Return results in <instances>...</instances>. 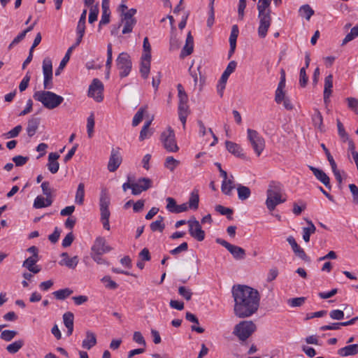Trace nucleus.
Instances as JSON below:
<instances>
[{
    "label": "nucleus",
    "mask_w": 358,
    "mask_h": 358,
    "mask_svg": "<svg viewBox=\"0 0 358 358\" xmlns=\"http://www.w3.org/2000/svg\"><path fill=\"white\" fill-rule=\"evenodd\" d=\"M215 210L220 214H221L222 215H226L228 220H233L232 215L234 213V210L232 208H227V207H224V206L219 204V205L215 206Z\"/></svg>",
    "instance_id": "nucleus-35"
},
{
    "label": "nucleus",
    "mask_w": 358,
    "mask_h": 358,
    "mask_svg": "<svg viewBox=\"0 0 358 358\" xmlns=\"http://www.w3.org/2000/svg\"><path fill=\"white\" fill-rule=\"evenodd\" d=\"M337 127L339 136L343 142H345L346 140H348L349 135L345 131L343 124L339 120H337Z\"/></svg>",
    "instance_id": "nucleus-50"
},
{
    "label": "nucleus",
    "mask_w": 358,
    "mask_h": 358,
    "mask_svg": "<svg viewBox=\"0 0 358 358\" xmlns=\"http://www.w3.org/2000/svg\"><path fill=\"white\" fill-rule=\"evenodd\" d=\"M238 27L237 24H234L231 27V34L229 36V45H236V40L238 36Z\"/></svg>",
    "instance_id": "nucleus-46"
},
{
    "label": "nucleus",
    "mask_w": 358,
    "mask_h": 358,
    "mask_svg": "<svg viewBox=\"0 0 358 358\" xmlns=\"http://www.w3.org/2000/svg\"><path fill=\"white\" fill-rule=\"evenodd\" d=\"M178 294L187 301L191 300L193 295L192 290L185 286L179 287Z\"/></svg>",
    "instance_id": "nucleus-44"
},
{
    "label": "nucleus",
    "mask_w": 358,
    "mask_h": 358,
    "mask_svg": "<svg viewBox=\"0 0 358 358\" xmlns=\"http://www.w3.org/2000/svg\"><path fill=\"white\" fill-rule=\"evenodd\" d=\"M229 77L222 74L221 78L219 80V83L217 86V93L220 94V96L222 97L223 96V92L226 87V83L228 80Z\"/></svg>",
    "instance_id": "nucleus-48"
},
{
    "label": "nucleus",
    "mask_w": 358,
    "mask_h": 358,
    "mask_svg": "<svg viewBox=\"0 0 358 358\" xmlns=\"http://www.w3.org/2000/svg\"><path fill=\"white\" fill-rule=\"evenodd\" d=\"M188 250V244L186 242L182 243L179 246L176 248L171 250L170 253L172 255H177L182 252H185Z\"/></svg>",
    "instance_id": "nucleus-61"
},
{
    "label": "nucleus",
    "mask_w": 358,
    "mask_h": 358,
    "mask_svg": "<svg viewBox=\"0 0 358 358\" xmlns=\"http://www.w3.org/2000/svg\"><path fill=\"white\" fill-rule=\"evenodd\" d=\"M33 98L49 110L58 107L64 101L62 96L49 90L36 91L34 93Z\"/></svg>",
    "instance_id": "nucleus-4"
},
{
    "label": "nucleus",
    "mask_w": 358,
    "mask_h": 358,
    "mask_svg": "<svg viewBox=\"0 0 358 358\" xmlns=\"http://www.w3.org/2000/svg\"><path fill=\"white\" fill-rule=\"evenodd\" d=\"M306 301V298L303 296L289 299L287 301L288 304L291 307H300Z\"/></svg>",
    "instance_id": "nucleus-54"
},
{
    "label": "nucleus",
    "mask_w": 358,
    "mask_h": 358,
    "mask_svg": "<svg viewBox=\"0 0 358 358\" xmlns=\"http://www.w3.org/2000/svg\"><path fill=\"white\" fill-rule=\"evenodd\" d=\"M160 140L166 151L169 152L178 151L179 148L176 143L175 132L171 127H169L166 131L161 134Z\"/></svg>",
    "instance_id": "nucleus-7"
},
{
    "label": "nucleus",
    "mask_w": 358,
    "mask_h": 358,
    "mask_svg": "<svg viewBox=\"0 0 358 358\" xmlns=\"http://www.w3.org/2000/svg\"><path fill=\"white\" fill-rule=\"evenodd\" d=\"M101 9L102 14L101 19L99 23V29H100L102 25L107 24L110 22V10L109 8V0H102Z\"/></svg>",
    "instance_id": "nucleus-18"
},
{
    "label": "nucleus",
    "mask_w": 358,
    "mask_h": 358,
    "mask_svg": "<svg viewBox=\"0 0 358 358\" xmlns=\"http://www.w3.org/2000/svg\"><path fill=\"white\" fill-rule=\"evenodd\" d=\"M151 123H152V120H148L146 122H145V124L140 132V135H139L140 141H142L144 139H145L146 138H148V128L150 126Z\"/></svg>",
    "instance_id": "nucleus-58"
},
{
    "label": "nucleus",
    "mask_w": 358,
    "mask_h": 358,
    "mask_svg": "<svg viewBox=\"0 0 358 358\" xmlns=\"http://www.w3.org/2000/svg\"><path fill=\"white\" fill-rule=\"evenodd\" d=\"M133 341L139 345H143L144 348L146 345L145 340L140 331H135L134 333Z\"/></svg>",
    "instance_id": "nucleus-62"
},
{
    "label": "nucleus",
    "mask_w": 358,
    "mask_h": 358,
    "mask_svg": "<svg viewBox=\"0 0 358 358\" xmlns=\"http://www.w3.org/2000/svg\"><path fill=\"white\" fill-rule=\"evenodd\" d=\"M306 222L308 227L303 228V239L308 243L310 241V235L315 232L316 227L311 220H307Z\"/></svg>",
    "instance_id": "nucleus-28"
},
{
    "label": "nucleus",
    "mask_w": 358,
    "mask_h": 358,
    "mask_svg": "<svg viewBox=\"0 0 358 358\" xmlns=\"http://www.w3.org/2000/svg\"><path fill=\"white\" fill-rule=\"evenodd\" d=\"M74 315L71 312H66L63 315V321L64 326L69 327V326H73Z\"/></svg>",
    "instance_id": "nucleus-52"
},
{
    "label": "nucleus",
    "mask_w": 358,
    "mask_h": 358,
    "mask_svg": "<svg viewBox=\"0 0 358 358\" xmlns=\"http://www.w3.org/2000/svg\"><path fill=\"white\" fill-rule=\"evenodd\" d=\"M194 50V38L190 31L188 32L185 41V45L182 48L180 57L184 58L191 55Z\"/></svg>",
    "instance_id": "nucleus-19"
},
{
    "label": "nucleus",
    "mask_w": 358,
    "mask_h": 358,
    "mask_svg": "<svg viewBox=\"0 0 358 358\" xmlns=\"http://www.w3.org/2000/svg\"><path fill=\"white\" fill-rule=\"evenodd\" d=\"M166 209L172 213H180L187 210V203L178 205L176 200L172 197L166 198Z\"/></svg>",
    "instance_id": "nucleus-17"
},
{
    "label": "nucleus",
    "mask_w": 358,
    "mask_h": 358,
    "mask_svg": "<svg viewBox=\"0 0 358 358\" xmlns=\"http://www.w3.org/2000/svg\"><path fill=\"white\" fill-rule=\"evenodd\" d=\"M22 127L21 125H17L13 129L10 130L7 133L3 134V136L5 138H13L17 137L20 131H22Z\"/></svg>",
    "instance_id": "nucleus-49"
},
{
    "label": "nucleus",
    "mask_w": 358,
    "mask_h": 358,
    "mask_svg": "<svg viewBox=\"0 0 358 358\" xmlns=\"http://www.w3.org/2000/svg\"><path fill=\"white\" fill-rule=\"evenodd\" d=\"M112 250V248L106 245L105 238L99 236L94 241L92 247V252L98 255H103Z\"/></svg>",
    "instance_id": "nucleus-13"
},
{
    "label": "nucleus",
    "mask_w": 358,
    "mask_h": 358,
    "mask_svg": "<svg viewBox=\"0 0 358 358\" xmlns=\"http://www.w3.org/2000/svg\"><path fill=\"white\" fill-rule=\"evenodd\" d=\"M12 160L15 163L16 166H22L29 161V157H24L22 155H17L13 157Z\"/></svg>",
    "instance_id": "nucleus-60"
},
{
    "label": "nucleus",
    "mask_w": 358,
    "mask_h": 358,
    "mask_svg": "<svg viewBox=\"0 0 358 358\" xmlns=\"http://www.w3.org/2000/svg\"><path fill=\"white\" fill-rule=\"evenodd\" d=\"M145 108L146 106L140 108L135 114L132 120L133 127H136L142 121Z\"/></svg>",
    "instance_id": "nucleus-45"
},
{
    "label": "nucleus",
    "mask_w": 358,
    "mask_h": 358,
    "mask_svg": "<svg viewBox=\"0 0 358 358\" xmlns=\"http://www.w3.org/2000/svg\"><path fill=\"white\" fill-rule=\"evenodd\" d=\"M236 189L238 192V197L241 201L248 199L251 195L250 189L247 186L238 184Z\"/></svg>",
    "instance_id": "nucleus-29"
},
{
    "label": "nucleus",
    "mask_w": 358,
    "mask_h": 358,
    "mask_svg": "<svg viewBox=\"0 0 358 358\" xmlns=\"http://www.w3.org/2000/svg\"><path fill=\"white\" fill-rule=\"evenodd\" d=\"M225 145L227 150L234 156L240 158L245 157L243 150L240 145L229 141H226Z\"/></svg>",
    "instance_id": "nucleus-22"
},
{
    "label": "nucleus",
    "mask_w": 358,
    "mask_h": 358,
    "mask_svg": "<svg viewBox=\"0 0 358 358\" xmlns=\"http://www.w3.org/2000/svg\"><path fill=\"white\" fill-rule=\"evenodd\" d=\"M346 101H348V108L356 114H358V99L353 97H348L346 99Z\"/></svg>",
    "instance_id": "nucleus-56"
},
{
    "label": "nucleus",
    "mask_w": 358,
    "mask_h": 358,
    "mask_svg": "<svg viewBox=\"0 0 358 358\" xmlns=\"http://www.w3.org/2000/svg\"><path fill=\"white\" fill-rule=\"evenodd\" d=\"M333 87V76L329 74L325 77L324 88V102L326 105L330 102L329 97L332 92Z\"/></svg>",
    "instance_id": "nucleus-21"
},
{
    "label": "nucleus",
    "mask_w": 358,
    "mask_h": 358,
    "mask_svg": "<svg viewBox=\"0 0 358 358\" xmlns=\"http://www.w3.org/2000/svg\"><path fill=\"white\" fill-rule=\"evenodd\" d=\"M94 113H92L90 115L87 117V135L89 138H91L94 133Z\"/></svg>",
    "instance_id": "nucleus-47"
},
{
    "label": "nucleus",
    "mask_w": 358,
    "mask_h": 358,
    "mask_svg": "<svg viewBox=\"0 0 358 358\" xmlns=\"http://www.w3.org/2000/svg\"><path fill=\"white\" fill-rule=\"evenodd\" d=\"M79 262L78 256H74L71 258L62 259L59 264L61 266H66L69 268H75Z\"/></svg>",
    "instance_id": "nucleus-37"
},
{
    "label": "nucleus",
    "mask_w": 358,
    "mask_h": 358,
    "mask_svg": "<svg viewBox=\"0 0 358 358\" xmlns=\"http://www.w3.org/2000/svg\"><path fill=\"white\" fill-rule=\"evenodd\" d=\"M41 122L40 117H32L28 120L27 133L29 137H32L36 132Z\"/></svg>",
    "instance_id": "nucleus-24"
},
{
    "label": "nucleus",
    "mask_w": 358,
    "mask_h": 358,
    "mask_svg": "<svg viewBox=\"0 0 358 358\" xmlns=\"http://www.w3.org/2000/svg\"><path fill=\"white\" fill-rule=\"evenodd\" d=\"M329 316L333 320H341L344 318V313L341 310H332L329 313Z\"/></svg>",
    "instance_id": "nucleus-64"
},
{
    "label": "nucleus",
    "mask_w": 358,
    "mask_h": 358,
    "mask_svg": "<svg viewBox=\"0 0 358 358\" xmlns=\"http://www.w3.org/2000/svg\"><path fill=\"white\" fill-rule=\"evenodd\" d=\"M189 235L198 241H202L205 238V231L202 229L201 224L194 217L187 221Z\"/></svg>",
    "instance_id": "nucleus-11"
},
{
    "label": "nucleus",
    "mask_w": 358,
    "mask_h": 358,
    "mask_svg": "<svg viewBox=\"0 0 358 358\" xmlns=\"http://www.w3.org/2000/svg\"><path fill=\"white\" fill-rule=\"evenodd\" d=\"M248 138L257 155L259 157L265 148V141L256 131L248 129Z\"/></svg>",
    "instance_id": "nucleus-8"
},
{
    "label": "nucleus",
    "mask_w": 358,
    "mask_h": 358,
    "mask_svg": "<svg viewBox=\"0 0 358 358\" xmlns=\"http://www.w3.org/2000/svg\"><path fill=\"white\" fill-rule=\"evenodd\" d=\"M257 327L252 321L244 320L236 324L233 334L241 341H246L255 331Z\"/></svg>",
    "instance_id": "nucleus-5"
},
{
    "label": "nucleus",
    "mask_w": 358,
    "mask_h": 358,
    "mask_svg": "<svg viewBox=\"0 0 358 358\" xmlns=\"http://www.w3.org/2000/svg\"><path fill=\"white\" fill-rule=\"evenodd\" d=\"M17 332L14 330H4L1 334V338L6 341H10L16 335Z\"/></svg>",
    "instance_id": "nucleus-51"
},
{
    "label": "nucleus",
    "mask_w": 358,
    "mask_h": 358,
    "mask_svg": "<svg viewBox=\"0 0 358 358\" xmlns=\"http://www.w3.org/2000/svg\"><path fill=\"white\" fill-rule=\"evenodd\" d=\"M199 196L197 192L193 191L189 196L187 207L190 209L196 210L199 208Z\"/></svg>",
    "instance_id": "nucleus-33"
},
{
    "label": "nucleus",
    "mask_w": 358,
    "mask_h": 358,
    "mask_svg": "<svg viewBox=\"0 0 358 358\" xmlns=\"http://www.w3.org/2000/svg\"><path fill=\"white\" fill-rule=\"evenodd\" d=\"M116 66L120 71L119 76L121 78L128 76L132 68L129 55L125 52L120 53L116 59Z\"/></svg>",
    "instance_id": "nucleus-6"
},
{
    "label": "nucleus",
    "mask_w": 358,
    "mask_h": 358,
    "mask_svg": "<svg viewBox=\"0 0 358 358\" xmlns=\"http://www.w3.org/2000/svg\"><path fill=\"white\" fill-rule=\"evenodd\" d=\"M234 301V313L238 318H246L255 314L260 303L259 292L244 285H235L231 289Z\"/></svg>",
    "instance_id": "nucleus-1"
},
{
    "label": "nucleus",
    "mask_w": 358,
    "mask_h": 358,
    "mask_svg": "<svg viewBox=\"0 0 358 358\" xmlns=\"http://www.w3.org/2000/svg\"><path fill=\"white\" fill-rule=\"evenodd\" d=\"M358 354V344H351L340 348L338 355L341 357L354 356Z\"/></svg>",
    "instance_id": "nucleus-23"
},
{
    "label": "nucleus",
    "mask_w": 358,
    "mask_h": 358,
    "mask_svg": "<svg viewBox=\"0 0 358 358\" xmlns=\"http://www.w3.org/2000/svg\"><path fill=\"white\" fill-rule=\"evenodd\" d=\"M266 205L267 208L272 211L275 207L286 201V197H283V189L280 182L271 181L266 191Z\"/></svg>",
    "instance_id": "nucleus-3"
},
{
    "label": "nucleus",
    "mask_w": 358,
    "mask_h": 358,
    "mask_svg": "<svg viewBox=\"0 0 358 358\" xmlns=\"http://www.w3.org/2000/svg\"><path fill=\"white\" fill-rule=\"evenodd\" d=\"M357 36H358V24L352 27L350 30V32L348 33L341 43L342 45L347 44L348 42L355 39Z\"/></svg>",
    "instance_id": "nucleus-42"
},
{
    "label": "nucleus",
    "mask_w": 358,
    "mask_h": 358,
    "mask_svg": "<svg viewBox=\"0 0 358 358\" xmlns=\"http://www.w3.org/2000/svg\"><path fill=\"white\" fill-rule=\"evenodd\" d=\"M72 50H73V48H69L67 50L64 57H63V59L60 62L59 67L55 70V73L56 76H58L60 75L61 71L64 69V68L66 65L67 62L69 61L70 56H71V54L72 52Z\"/></svg>",
    "instance_id": "nucleus-31"
},
{
    "label": "nucleus",
    "mask_w": 358,
    "mask_h": 358,
    "mask_svg": "<svg viewBox=\"0 0 358 358\" xmlns=\"http://www.w3.org/2000/svg\"><path fill=\"white\" fill-rule=\"evenodd\" d=\"M96 344V336L94 333L90 331L86 332V337L82 342V347L87 350H90Z\"/></svg>",
    "instance_id": "nucleus-25"
},
{
    "label": "nucleus",
    "mask_w": 358,
    "mask_h": 358,
    "mask_svg": "<svg viewBox=\"0 0 358 358\" xmlns=\"http://www.w3.org/2000/svg\"><path fill=\"white\" fill-rule=\"evenodd\" d=\"M310 170L313 172L315 178L320 180L327 189H331V185L330 183L329 177L322 169L310 166Z\"/></svg>",
    "instance_id": "nucleus-16"
},
{
    "label": "nucleus",
    "mask_w": 358,
    "mask_h": 358,
    "mask_svg": "<svg viewBox=\"0 0 358 358\" xmlns=\"http://www.w3.org/2000/svg\"><path fill=\"white\" fill-rule=\"evenodd\" d=\"M43 73L44 76L43 88L45 90L52 89V63L49 57H45L43 61Z\"/></svg>",
    "instance_id": "nucleus-9"
},
{
    "label": "nucleus",
    "mask_w": 358,
    "mask_h": 358,
    "mask_svg": "<svg viewBox=\"0 0 358 358\" xmlns=\"http://www.w3.org/2000/svg\"><path fill=\"white\" fill-rule=\"evenodd\" d=\"M113 62V49L112 44L108 43L107 45V59L106 62V69H110Z\"/></svg>",
    "instance_id": "nucleus-57"
},
{
    "label": "nucleus",
    "mask_w": 358,
    "mask_h": 358,
    "mask_svg": "<svg viewBox=\"0 0 358 358\" xmlns=\"http://www.w3.org/2000/svg\"><path fill=\"white\" fill-rule=\"evenodd\" d=\"M179 164L180 161L176 159L172 156L167 157L164 162V166L171 171H173Z\"/></svg>",
    "instance_id": "nucleus-41"
},
{
    "label": "nucleus",
    "mask_w": 358,
    "mask_h": 358,
    "mask_svg": "<svg viewBox=\"0 0 358 358\" xmlns=\"http://www.w3.org/2000/svg\"><path fill=\"white\" fill-rule=\"evenodd\" d=\"M84 197H85V185L83 182L79 183L76 197H75V201L76 203L79 205H83L84 202Z\"/></svg>",
    "instance_id": "nucleus-36"
},
{
    "label": "nucleus",
    "mask_w": 358,
    "mask_h": 358,
    "mask_svg": "<svg viewBox=\"0 0 358 358\" xmlns=\"http://www.w3.org/2000/svg\"><path fill=\"white\" fill-rule=\"evenodd\" d=\"M101 281L103 282H106V287L110 289H115L117 288L118 285L113 280H112L111 278L109 275L104 276Z\"/></svg>",
    "instance_id": "nucleus-59"
},
{
    "label": "nucleus",
    "mask_w": 358,
    "mask_h": 358,
    "mask_svg": "<svg viewBox=\"0 0 358 358\" xmlns=\"http://www.w3.org/2000/svg\"><path fill=\"white\" fill-rule=\"evenodd\" d=\"M137 20H123L121 19V21L120 23L124 24L123 29H122V34H129L132 31L134 27L136 24Z\"/></svg>",
    "instance_id": "nucleus-34"
},
{
    "label": "nucleus",
    "mask_w": 358,
    "mask_h": 358,
    "mask_svg": "<svg viewBox=\"0 0 358 358\" xmlns=\"http://www.w3.org/2000/svg\"><path fill=\"white\" fill-rule=\"evenodd\" d=\"M313 123L315 127H318L320 131H322L323 127V117L322 113L318 109L315 110V113L312 117Z\"/></svg>",
    "instance_id": "nucleus-38"
},
{
    "label": "nucleus",
    "mask_w": 358,
    "mask_h": 358,
    "mask_svg": "<svg viewBox=\"0 0 358 358\" xmlns=\"http://www.w3.org/2000/svg\"><path fill=\"white\" fill-rule=\"evenodd\" d=\"M59 158V155L57 152H50L48 155L47 167L52 174L56 173L59 171V164L57 162Z\"/></svg>",
    "instance_id": "nucleus-20"
},
{
    "label": "nucleus",
    "mask_w": 358,
    "mask_h": 358,
    "mask_svg": "<svg viewBox=\"0 0 358 358\" xmlns=\"http://www.w3.org/2000/svg\"><path fill=\"white\" fill-rule=\"evenodd\" d=\"M24 345V341L23 340H18L16 341L11 344H9L6 347V350L10 354H15L20 349L22 348V347Z\"/></svg>",
    "instance_id": "nucleus-40"
},
{
    "label": "nucleus",
    "mask_w": 358,
    "mask_h": 358,
    "mask_svg": "<svg viewBox=\"0 0 358 358\" xmlns=\"http://www.w3.org/2000/svg\"><path fill=\"white\" fill-rule=\"evenodd\" d=\"M110 205V198L107 193L102 190L100 194L99 206L100 209H108Z\"/></svg>",
    "instance_id": "nucleus-43"
},
{
    "label": "nucleus",
    "mask_w": 358,
    "mask_h": 358,
    "mask_svg": "<svg viewBox=\"0 0 358 358\" xmlns=\"http://www.w3.org/2000/svg\"><path fill=\"white\" fill-rule=\"evenodd\" d=\"M215 241L217 243L224 247L231 254L235 259L240 260L245 258L246 253L243 248L232 245L220 238H217Z\"/></svg>",
    "instance_id": "nucleus-10"
},
{
    "label": "nucleus",
    "mask_w": 358,
    "mask_h": 358,
    "mask_svg": "<svg viewBox=\"0 0 358 358\" xmlns=\"http://www.w3.org/2000/svg\"><path fill=\"white\" fill-rule=\"evenodd\" d=\"M287 241L291 245L294 253L299 258L305 262H310V258L305 252L304 250L301 248L296 243L295 238L292 236H289L287 238Z\"/></svg>",
    "instance_id": "nucleus-15"
},
{
    "label": "nucleus",
    "mask_w": 358,
    "mask_h": 358,
    "mask_svg": "<svg viewBox=\"0 0 358 358\" xmlns=\"http://www.w3.org/2000/svg\"><path fill=\"white\" fill-rule=\"evenodd\" d=\"M74 235L73 232H69L62 240V245L63 248L69 247L74 241Z\"/></svg>",
    "instance_id": "nucleus-63"
},
{
    "label": "nucleus",
    "mask_w": 358,
    "mask_h": 358,
    "mask_svg": "<svg viewBox=\"0 0 358 358\" xmlns=\"http://www.w3.org/2000/svg\"><path fill=\"white\" fill-rule=\"evenodd\" d=\"M299 12L300 15L304 17L307 20H309L315 13L313 8L308 4H305L301 6Z\"/></svg>",
    "instance_id": "nucleus-39"
},
{
    "label": "nucleus",
    "mask_w": 358,
    "mask_h": 358,
    "mask_svg": "<svg viewBox=\"0 0 358 358\" xmlns=\"http://www.w3.org/2000/svg\"><path fill=\"white\" fill-rule=\"evenodd\" d=\"M270 4L271 0H259L257 4L258 18L259 19L258 35L261 38H264L266 36L271 24Z\"/></svg>",
    "instance_id": "nucleus-2"
},
{
    "label": "nucleus",
    "mask_w": 358,
    "mask_h": 358,
    "mask_svg": "<svg viewBox=\"0 0 358 358\" xmlns=\"http://www.w3.org/2000/svg\"><path fill=\"white\" fill-rule=\"evenodd\" d=\"M231 179H226L223 180L221 185V190L225 195L229 196L231 194V191L234 189L235 185L233 181V176H231Z\"/></svg>",
    "instance_id": "nucleus-27"
},
{
    "label": "nucleus",
    "mask_w": 358,
    "mask_h": 358,
    "mask_svg": "<svg viewBox=\"0 0 358 358\" xmlns=\"http://www.w3.org/2000/svg\"><path fill=\"white\" fill-rule=\"evenodd\" d=\"M190 111L187 104L178 103V117L184 129L185 128L187 117Z\"/></svg>",
    "instance_id": "nucleus-26"
},
{
    "label": "nucleus",
    "mask_w": 358,
    "mask_h": 358,
    "mask_svg": "<svg viewBox=\"0 0 358 358\" xmlns=\"http://www.w3.org/2000/svg\"><path fill=\"white\" fill-rule=\"evenodd\" d=\"M308 81V77L306 74V69L301 68L299 72V85L301 87H305Z\"/></svg>",
    "instance_id": "nucleus-53"
},
{
    "label": "nucleus",
    "mask_w": 358,
    "mask_h": 358,
    "mask_svg": "<svg viewBox=\"0 0 358 358\" xmlns=\"http://www.w3.org/2000/svg\"><path fill=\"white\" fill-rule=\"evenodd\" d=\"M164 217L159 215L157 217V220L155 222H152L150 224V227L152 231H159L162 232L165 229V224L163 223Z\"/></svg>",
    "instance_id": "nucleus-32"
},
{
    "label": "nucleus",
    "mask_w": 358,
    "mask_h": 358,
    "mask_svg": "<svg viewBox=\"0 0 358 358\" xmlns=\"http://www.w3.org/2000/svg\"><path fill=\"white\" fill-rule=\"evenodd\" d=\"M103 83L98 78H94L89 87L88 96L92 97L96 102H101L103 99Z\"/></svg>",
    "instance_id": "nucleus-12"
},
{
    "label": "nucleus",
    "mask_w": 358,
    "mask_h": 358,
    "mask_svg": "<svg viewBox=\"0 0 358 358\" xmlns=\"http://www.w3.org/2000/svg\"><path fill=\"white\" fill-rule=\"evenodd\" d=\"M99 8L97 6H95L94 7H92L90 10L89 17H88V22L90 24H92L95 21L97 20V17L99 15Z\"/></svg>",
    "instance_id": "nucleus-55"
},
{
    "label": "nucleus",
    "mask_w": 358,
    "mask_h": 358,
    "mask_svg": "<svg viewBox=\"0 0 358 358\" xmlns=\"http://www.w3.org/2000/svg\"><path fill=\"white\" fill-rule=\"evenodd\" d=\"M73 290L70 288H64L52 292L53 296L57 300H64L73 294Z\"/></svg>",
    "instance_id": "nucleus-30"
},
{
    "label": "nucleus",
    "mask_w": 358,
    "mask_h": 358,
    "mask_svg": "<svg viewBox=\"0 0 358 358\" xmlns=\"http://www.w3.org/2000/svg\"><path fill=\"white\" fill-rule=\"evenodd\" d=\"M120 148L113 149L108 164V169L110 172L115 171L122 163V157L119 152Z\"/></svg>",
    "instance_id": "nucleus-14"
}]
</instances>
